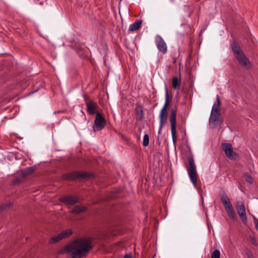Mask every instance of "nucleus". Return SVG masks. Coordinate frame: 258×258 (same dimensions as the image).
Segmentation results:
<instances>
[{"instance_id": "obj_1", "label": "nucleus", "mask_w": 258, "mask_h": 258, "mask_svg": "<svg viewBox=\"0 0 258 258\" xmlns=\"http://www.w3.org/2000/svg\"><path fill=\"white\" fill-rule=\"evenodd\" d=\"M91 238H78L66 245L58 251V254L71 253L73 258H82L92 249Z\"/></svg>"}, {"instance_id": "obj_2", "label": "nucleus", "mask_w": 258, "mask_h": 258, "mask_svg": "<svg viewBox=\"0 0 258 258\" xmlns=\"http://www.w3.org/2000/svg\"><path fill=\"white\" fill-rule=\"evenodd\" d=\"M231 48L239 66L246 70L251 69L252 67L251 62L245 55L236 41H233L231 45Z\"/></svg>"}, {"instance_id": "obj_3", "label": "nucleus", "mask_w": 258, "mask_h": 258, "mask_svg": "<svg viewBox=\"0 0 258 258\" xmlns=\"http://www.w3.org/2000/svg\"><path fill=\"white\" fill-rule=\"evenodd\" d=\"M94 177V174L89 172H78L74 171L72 172L63 174L61 175L62 179L69 180H76L80 179H89Z\"/></svg>"}, {"instance_id": "obj_4", "label": "nucleus", "mask_w": 258, "mask_h": 258, "mask_svg": "<svg viewBox=\"0 0 258 258\" xmlns=\"http://www.w3.org/2000/svg\"><path fill=\"white\" fill-rule=\"evenodd\" d=\"M189 165L186 167L188 174L190 179L193 184L197 188L198 185L197 184L198 173L196 170V166L195 164L194 159L192 156L188 157Z\"/></svg>"}, {"instance_id": "obj_5", "label": "nucleus", "mask_w": 258, "mask_h": 258, "mask_svg": "<svg viewBox=\"0 0 258 258\" xmlns=\"http://www.w3.org/2000/svg\"><path fill=\"white\" fill-rule=\"evenodd\" d=\"M166 90V99L165 104L162 108L160 113V127L158 131V134L160 135L163 127V124L167 121V108L169 105V93L167 87L165 88Z\"/></svg>"}, {"instance_id": "obj_6", "label": "nucleus", "mask_w": 258, "mask_h": 258, "mask_svg": "<svg viewBox=\"0 0 258 258\" xmlns=\"http://www.w3.org/2000/svg\"><path fill=\"white\" fill-rule=\"evenodd\" d=\"M176 109L172 108L170 112L169 120L171 123V130L173 143L175 145L177 141L176 133Z\"/></svg>"}, {"instance_id": "obj_7", "label": "nucleus", "mask_w": 258, "mask_h": 258, "mask_svg": "<svg viewBox=\"0 0 258 258\" xmlns=\"http://www.w3.org/2000/svg\"><path fill=\"white\" fill-rule=\"evenodd\" d=\"M222 148L226 156L231 160H237L239 158V155L233 150V147L230 143H222Z\"/></svg>"}, {"instance_id": "obj_8", "label": "nucleus", "mask_w": 258, "mask_h": 258, "mask_svg": "<svg viewBox=\"0 0 258 258\" xmlns=\"http://www.w3.org/2000/svg\"><path fill=\"white\" fill-rule=\"evenodd\" d=\"M84 98L85 101V104L87 107V112L89 115L96 114V111L98 110L99 106L97 103L91 100L90 97L86 95H84Z\"/></svg>"}, {"instance_id": "obj_9", "label": "nucleus", "mask_w": 258, "mask_h": 258, "mask_svg": "<svg viewBox=\"0 0 258 258\" xmlns=\"http://www.w3.org/2000/svg\"><path fill=\"white\" fill-rule=\"evenodd\" d=\"M105 124L106 120L102 114L98 112H96V118L93 126L94 130L101 131L104 127Z\"/></svg>"}, {"instance_id": "obj_10", "label": "nucleus", "mask_w": 258, "mask_h": 258, "mask_svg": "<svg viewBox=\"0 0 258 258\" xmlns=\"http://www.w3.org/2000/svg\"><path fill=\"white\" fill-rule=\"evenodd\" d=\"M73 233L72 229H69L66 230H64L59 233L57 236H54L51 237L49 240V242L51 244L57 242L62 239H65L70 237Z\"/></svg>"}, {"instance_id": "obj_11", "label": "nucleus", "mask_w": 258, "mask_h": 258, "mask_svg": "<svg viewBox=\"0 0 258 258\" xmlns=\"http://www.w3.org/2000/svg\"><path fill=\"white\" fill-rule=\"evenodd\" d=\"M59 201L68 206H73L80 202L79 198L77 197L72 196H64L61 197Z\"/></svg>"}, {"instance_id": "obj_12", "label": "nucleus", "mask_w": 258, "mask_h": 258, "mask_svg": "<svg viewBox=\"0 0 258 258\" xmlns=\"http://www.w3.org/2000/svg\"><path fill=\"white\" fill-rule=\"evenodd\" d=\"M236 208L241 220L243 223H246L247 222V217L243 203L237 201L236 202Z\"/></svg>"}, {"instance_id": "obj_13", "label": "nucleus", "mask_w": 258, "mask_h": 258, "mask_svg": "<svg viewBox=\"0 0 258 258\" xmlns=\"http://www.w3.org/2000/svg\"><path fill=\"white\" fill-rule=\"evenodd\" d=\"M156 44L158 50L165 54L167 52V48L166 43L163 38L159 35L156 37Z\"/></svg>"}, {"instance_id": "obj_14", "label": "nucleus", "mask_w": 258, "mask_h": 258, "mask_svg": "<svg viewBox=\"0 0 258 258\" xmlns=\"http://www.w3.org/2000/svg\"><path fill=\"white\" fill-rule=\"evenodd\" d=\"M220 116V113H216L213 112H211L209 119V123L211 124L213 127L215 128L219 125Z\"/></svg>"}, {"instance_id": "obj_15", "label": "nucleus", "mask_w": 258, "mask_h": 258, "mask_svg": "<svg viewBox=\"0 0 258 258\" xmlns=\"http://www.w3.org/2000/svg\"><path fill=\"white\" fill-rule=\"evenodd\" d=\"M223 205L224 206L225 209L229 217L231 219L234 220L235 219V216L230 201L229 200L228 202H226V203H224Z\"/></svg>"}, {"instance_id": "obj_16", "label": "nucleus", "mask_w": 258, "mask_h": 258, "mask_svg": "<svg viewBox=\"0 0 258 258\" xmlns=\"http://www.w3.org/2000/svg\"><path fill=\"white\" fill-rule=\"evenodd\" d=\"M136 112V119L137 120L141 121L144 118V112L142 106L138 103L136 104V107L135 108Z\"/></svg>"}, {"instance_id": "obj_17", "label": "nucleus", "mask_w": 258, "mask_h": 258, "mask_svg": "<svg viewBox=\"0 0 258 258\" xmlns=\"http://www.w3.org/2000/svg\"><path fill=\"white\" fill-rule=\"evenodd\" d=\"M35 170L36 168L34 166L29 167L20 170L19 173L22 175L23 177L26 178L28 175L32 174Z\"/></svg>"}, {"instance_id": "obj_18", "label": "nucleus", "mask_w": 258, "mask_h": 258, "mask_svg": "<svg viewBox=\"0 0 258 258\" xmlns=\"http://www.w3.org/2000/svg\"><path fill=\"white\" fill-rule=\"evenodd\" d=\"M87 210V207L84 206H76L74 209L71 212L73 214H79L85 212Z\"/></svg>"}, {"instance_id": "obj_19", "label": "nucleus", "mask_w": 258, "mask_h": 258, "mask_svg": "<svg viewBox=\"0 0 258 258\" xmlns=\"http://www.w3.org/2000/svg\"><path fill=\"white\" fill-rule=\"evenodd\" d=\"M19 176L16 177L12 181V185H16L23 182L26 178L25 177H23L22 175L18 172Z\"/></svg>"}, {"instance_id": "obj_20", "label": "nucleus", "mask_w": 258, "mask_h": 258, "mask_svg": "<svg viewBox=\"0 0 258 258\" xmlns=\"http://www.w3.org/2000/svg\"><path fill=\"white\" fill-rule=\"evenodd\" d=\"M142 23V20H137L132 24H131L129 28V31H135L141 27Z\"/></svg>"}, {"instance_id": "obj_21", "label": "nucleus", "mask_w": 258, "mask_h": 258, "mask_svg": "<svg viewBox=\"0 0 258 258\" xmlns=\"http://www.w3.org/2000/svg\"><path fill=\"white\" fill-rule=\"evenodd\" d=\"M219 196H220V200H221L222 203H223V204L225 203H226V202H227L230 200L228 197L227 196V194L224 191H220L219 193Z\"/></svg>"}, {"instance_id": "obj_22", "label": "nucleus", "mask_w": 258, "mask_h": 258, "mask_svg": "<svg viewBox=\"0 0 258 258\" xmlns=\"http://www.w3.org/2000/svg\"><path fill=\"white\" fill-rule=\"evenodd\" d=\"M180 84V80L178 79L177 77H174L172 79V86L173 89H175L179 88Z\"/></svg>"}, {"instance_id": "obj_23", "label": "nucleus", "mask_w": 258, "mask_h": 258, "mask_svg": "<svg viewBox=\"0 0 258 258\" xmlns=\"http://www.w3.org/2000/svg\"><path fill=\"white\" fill-rule=\"evenodd\" d=\"M243 176L247 182L250 184L253 183V180L251 178V176L247 172H244L243 174Z\"/></svg>"}, {"instance_id": "obj_24", "label": "nucleus", "mask_w": 258, "mask_h": 258, "mask_svg": "<svg viewBox=\"0 0 258 258\" xmlns=\"http://www.w3.org/2000/svg\"><path fill=\"white\" fill-rule=\"evenodd\" d=\"M149 144V137L148 135L145 134L144 136L143 145L144 147H147Z\"/></svg>"}, {"instance_id": "obj_25", "label": "nucleus", "mask_w": 258, "mask_h": 258, "mask_svg": "<svg viewBox=\"0 0 258 258\" xmlns=\"http://www.w3.org/2000/svg\"><path fill=\"white\" fill-rule=\"evenodd\" d=\"M211 258H220V252L218 249H215L211 254Z\"/></svg>"}, {"instance_id": "obj_26", "label": "nucleus", "mask_w": 258, "mask_h": 258, "mask_svg": "<svg viewBox=\"0 0 258 258\" xmlns=\"http://www.w3.org/2000/svg\"><path fill=\"white\" fill-rule=\"evenodd\" d=\"M220 106H217L216 103H215L213 106L212 112L216 113H220Z\"/></svg>"}, {"instance_id": "obj_27", "label": "nucleus", "mask_w": 258, "mask_h": 258, "mask_svg": "<svg viewBox=\"0 0 258 258\" xmlns=\"http://www.w3.org/2000/svg\"><path fill=\"white\" fill-rule=\"evenodd\" d=\"M3 61V63L1 62V68L2 67L6 66V67H10L12 65V62L11 60H6V62L5 63V60H1V61Z\"/></svg>"}, {"instance_id": "obj_28", "label": "nucleus", "mask_w": 258, "mask_h": 258, "mask_svg": "<svg viewBox=\"0 0 258 258\" xmlns=\"http://www.w3.org/2000/svg\"><path fill=\"white\" fill-rule=\"evenodd\" d=\"M245 253L247 258H254L252 252L247 248L245 249Z\"/></svg>"}, {"instance_id": "obj_29", "label": "nucleus", "mask_w": 258, "mask_h": 258, "mask_svg": "<svg viewBox=\"0 0 258 258\" xmlns=\"http://www.w3.org/2000/svg\"><path fill=\"white\" fill-rule=\"evenodd\" d=\"M12 203H9L6 205H1V210H3V209H6L8 208H10L11 207H12Z\"/></svg>"}, {"instance_id": "obj_30", "label": "nucleus", "mask_w": 258, "mask_h": 258, "mask_svg": "<svg viewBox=\"0 0 258 258\" xmlns=\"http://www.w3.org/2000/svg\"><path fill=\"white\" fill-rule=\"evenodd\" d=\"M216 103L217 106H220V105H221V101H220L219 97V96L218 95L217 96Z\"/></svg>"}, {"instance_id": "obj_31", "label": "nucleus", "mask_w": 258, "mask_h": 258, "mask_svg": "<svg viewBox=\"0 0 258 258\" xmlns=\"http://www.w3.org/2000/svg\"><path fill=\"white\" fill-rule=\"evenodd\" d=\"M124 258H132V254L131 253L125 254L124 256Z\"/></svg>"}, {"instance_id": "obj_32", "label": "nucleus", "mask_w": 258, "mask_h": 258, "mask_svg": "<svg viewBox=\"0 0 258 258\" xmlns=\"http://www.w3.org/2000/svg\"><path fill=\"white\" fill-rule=\"evenodd\" d=\"M251 243H252L253 245H254V246H256V245H257V242H256V241L255 240V239L252 238V239H251Z\"/></svg>"}, {"instance_id": "obj_33", "label": "nucleus", "mask_w": 258, "mask_h": 258, "mask_svg": "<svg viewBox=\"0 0 258 258\" xmlns=\"http://www.w3.org/2000/svg\"><path fill=\"white\" fill-rule=\"evenodd\" d=\"M66 111L65 110H58L57 111V112L56 111H55L54 112V113H63Z\"/></svg>"}, {"instance_id": "obj_34", "label": "nucleus", "mask_w": 258, "mask_h": 258, "mask_svg": "<svg viewBox=\"0 0 258 258\" xmlns=\"http://www.w3.org/2000/svg\"><path fill=\"white\" fill-rule=\"evenodd\" d=\"M6 54H9L7 53H1V55L3 56V55H6Z\"/></svg>"}]
</instances>
